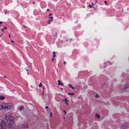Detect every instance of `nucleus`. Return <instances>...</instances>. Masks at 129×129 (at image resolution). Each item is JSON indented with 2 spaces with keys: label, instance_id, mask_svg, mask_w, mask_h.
Here are the masks:
<instances>
[{
  "label": "nucleus",
  "instance_id": "nucleus-1",
  "mask_svg": "<svg viewBox=\"0 0 129 129\" xmlns=\"http://www.w3.org/2000/svg\"><path fill=\"white\" fill-rule=\"evenodd\" d=\"M14 122V120L13 119H11L10 120L9 124L8 125V127L9 129H19L17 128V126H15L14 127H12V124Z\"/></svg>",
  "mask_w": 129,
  "mask_h": 129
},
{
  "label": "nucleus",
  "instance_id": "nucleus-2",
  "mask_svg": "<svg viewBox=\"0 0 129 129\" xmlns=\"http://www.w3.org/2000/svg\"><path fill=\"white\" fill-rule=\"evenodd\" d=\"M129 127V124L127 122H124L123 123L122 126H121L120 129H126Z\"/></svg>",
  "mask_w": 129,
  "mask_h": 129
},
{
  "label": "nucleus",
  "instance_id": "nucleus-3",
  "mask_svg": "<svg viewBox=\"0 0 129 129\" xmlns=\"http://www.w3.org/2000/svg\"><path fill=\"white\" fill-rule=\"evenodd\" d=\"M1 129H7V126L5 122L3 121H2L0 122Z\"/></svg>",
  "mask_w": 129,
  "mask_h": 129
},
{
  "label": "nucleus",
  "instance_id": "nucleus-4",
  "mask_svg": "<svg viewBox=\"0 0 129 129\" xmlns=\"http://www.w3.org/2000/svg\"><path fill=\"white\" fill-rule=\"evenodd\" d=\"M7 104L5 103H3L0 106V110L6 109Z\"/></svg>",
  "mask_w": 129,
  "mask_h": 129
},
{
  "label": "nucleus",
  "instance_id": "nucleus-5",
  "mask_svg": "<svg viewBox=\"0 0 129 129\" xmlns=\"http://www.w3.org/2000/svg\"><path fill=\"white\" fill-rule=\"evenodd\" d=\"M12 103L7 104L6 109H11L12 107Z\"/></svg>",
  "mask_w": 129,
  "mask_h": 129
},
{
  "label": "nucleus",
  "instance_id": "nucleus-6",
  "mask_svg": "<svg viewBox=\"0 0 129 129\" xmlns=\"http://www.w3.org/2000/svg\"><path fill=\"white\" fill-rule=\"evenodd\" d=\"M49 19H49V20L48 22V24H50V23L51 22H52L53 20V17L52 16L51 17H49Z\"/></svg>",
  "mask_w": 129,
  "mask_h": 129
},
{
  "label": "nucleus",
  "instance_id": "nucleus-7",
  "mask_svg": "<svg viewBox=\"0 0 129 129\" xmlns=\"http://www.w3.org/2000/svg\"><path fill=\"white\" fill-rule=\"evenodd\" d=\"M129 87V83H127L126 84V85L123 88V90H125L126 88H127Z\"/></svg>",
  "mask_w": 129,
  "mask_h": 129
},
{
  "label": "nucleus",
  "instance_id": "nucleus-8",
  "mask_svg": "<svg viewBox=\"0 0 129 129\" xmlns=\"http://www.w3.org/2000/svg\"><path fill=\"white\" fill-rule=\"evenodd\" d=\"M11 118V115L8 116H6L5 117V118L6 119V120L8 121Z\"/></svg>",
  "mask_w": 129,
  "mask_h": 129
},
{
  "label": "nucleus",
  "instance_id": "nucleus-9",
  "mask_svg": "<svg viewBox=\"0 0 129 129\" xmlns=\"http://www.w3.org/2000/svg\"><path fill=\"white\" fill-rule=\"evenodd\" d=\"M58 85H61L62 86L63 85V84L62 83H61V81L60 80H58Z\"/></svg>",
  "mask_w": 129,
  "mask_h": 129
},
{
  "label": "nucleus",
  "instance_id": "nucleus-10",
  "mask_svg": "<svg viewBox=\"0 0 129 129\" xmlns=\"http://www.w3.org/2000/svg\"><path fill=\"white\" fill-rule=\"evenodd\" d=\"M28 126V125L27 124L22 125V127L23 128H26Z\"/></svg>",
  "mask_w": 129,
  "mask_h": 129
},
{
  "label": "nucleus",
  "instance_id": "nucleus-11",
  "mask_svg": "<svg viewBox=\"0 0 129 129\" xmlns=\"http://www.w3.org/2000/svg\"><path fill=\"white\" fill-rule=\"evenodd\" d=\"M5 97L3 96H0V99L1 100H3L5 99Z\"/></svg>",
  "mask_w": 129,
  "mask_h": 129
},
{
  "label": "nucleus",
  "instance_id": "nucleus-12",
  "mask_svg": "<svg viewBox=\"0 0 129 129\" xmlns=\"http://www.w3.org/2000/svg\"><path fill=\"white\" fill-rule=\"evenodd\" d=\"M56 52L55 51H53V57H55L56 56Z\"/></svg>",
  "mask_w": 129,
  "mask_h": 129
},
{
  "label": "nucleus",
  "instance_id": "nucleus-13",
  "mask_svg": "<svg viewBox=\"0 0 129 129\" xmlns=\"http://www.w3.org/2000/svg\"><path fill=\"white\" fill-rule=\"evenodd\" d=\"M95 117H97L98 119H99L100 117V115H98L97 114H96L95 115Z\"/></svg>",
  "mask_w": 129,
  "mask_h": 129
},
{
  "label": "nucleus",
  "instance_id": "nucleus-14",
  "mask_svg": "<svg viewBox=\"0 0 129 129\" xmlns=\"http://www.w3.org/2000/svg\"><path fill=\"white\" fill-rule=\"evenodd\" d=\"M24 108V107L23 106H22L20 107L19 108V109L20 110H23Z\"/></svg>",
  "mask_w": 129,
  "mask_h": 129
},
{
  "label": "nucleus",
  "instance_id": "nucleus-15",
  "mask_svg": "<svg viewBox=\"0 0 129 129\" xmlns=\"http://www.w3.org/2000/svg\"><path fill=\"white\" fill-rule=\"evenodd\" d=\"M99 97V95L98 94H96L95 95V98H98Z\"/></svg>",
  "mask_w": 129,
  "mask_h": 129
},
{
  "label": "nucleus",
  "instance_id": "nucleus-16",
  "mask_svg": "<svg viewBox=\"0 0 129 129\" xmlns=\"http://www.w3.org/2000/svg\"><path fill=\"white\" fill-rule=\"evenodd\" d=\"M42 86V83H40V84L39 85V86L40 87H41Z\"/></svg>",
  "mask_w": 129,
  "mask_h": 129
},
{
  "label": "nucleus",
  "instance_id": "nucleus-17",
  "mask_svg": "<svg viewBox=\"0 0 129 129\" xmlns=\"http://www.w3.org/2000/svg\"><path fill=\"white\" fill-rule=\"evenodd\" d=\"M68 94L69 95H73L74 94V93H68Z\"/></svg>",
  "mask_w": 129,
  "mask_h": 129
},
{
  "label": "nucleus",
  "instance_id": "nucleus-18",
  "mask_svg": "<svg viewBox=\"0 0 129 129\" xmlns=\"http://www.w3.org/2000/svg\"><path fill=\"white\" fill-rule=\"evenodd\" d=\"M9 13H10L9 11L8 12L7 11H6L5 12V14L6 15V14H9Z\"/></svg>",
  "mask_w": 129,
  "mask_h": 129
},
{
  "label": "nucleus",
  "instance_id": "nucleus-19",
  "mask_svg": "<svg viewBox=\"0 0 129 129\" xmlns=\"http://www.w3.org/2000/svg\"><path fill=\"white\" fill-rule=\"evenodd\" d=\"M89 7L90 8H91L93 7L90 4H89L88 5Z\"/></svg>",
  "mask_w": 129,
  "mask_h": 129
},
{
  "label": "nucleus",
  "instance_id": "nucleus-20",
  "mask_svg": "<svg viewBox=\"0 0 129 129\" xmlns=\"http://www.w3.org/2000/svg\"><path fill=\"white\" fill-rule=\"evenodd\" d=\"M52 115H52V113L51 112H50V117H52Z\"/></svg>",
  "mask_w": 129,
  "mask_h": 129
},
{
  "label": "nucleus",
  "instance_id": "nucleus-21",
  "mask_svg": "<svg viewBox=\"0 0 129 129\" xmlns=\"http://www.w3.org/2000/svg\"><path fill=\"white\" fill-rule=\"evenodd\" d=\"M54 57H53L52 58V61H53V62H54V60H55V59L54 58Z\"/></svg>",
  "mask_w": 129,
  "mask_h": 129
},
{
  "label": "nucleus",
  "instance_id": "nucleus-22",
  "mask_svg": "<svg viewBox=\"0 0 129 129\" xmlns=\"http://www.w3.org/2000/svg\"><path fill=\"white\" fill-rule=\"evenodd\" d=\"M69 87H71L72 86L71 85V84H69Z\"/></svg>",
  "mask_w": 129,
  "mask_h": 129
},
{
  "label": "nucleus",
  "instance_id": "nucleus-23",
  "mask_svg": "<svg viewBox=\"0 0 129 129\" xmlns=\"http://www.w3.org/2000/svg\"><path fill=\"white\" fill-rule=\"evenodd\" d=\"M95 1V3H94V4H96L97 3V0H94Z\"/></svg>",
  "mask_w": 129,
  "mask_h": 129
},
{
  "label": "nucleus",
  "instance_id": "nucleus-24",
  "mask_svg": "<svg viewBox=\"0 0 129 129\" xmlns=\"http://www.w3.org/2000/svg\"><path fill=\"white\" fill-rule=\"evenodd\" d=\"M104 2V3H105V4L106 5H107V2L106 1H105Z\"/></svg>",
  "mask_w": 129,
  "mask_h": 129
},
{
  "label": "nucleus",
  "instance_id": "nucleus-25",
  "mask_svg": "<svg viewBox=\"0 0 129 129\" xmlns=\"http://www.w3.org/2000/svg\"><path fill=\"white\" fill-rule=\"evenodd\" d=\"M44 90H43V93L42 94V95H44Z\"/></svg>",
  "mask_w": 129,
  "mask_h": 129
},
{
  "label": "nucleus",
  "instance_id": "nucleus-26",
  "mask_svg": "<svg viewBox=\"0 0 129 129\" xmlns=\"http://www.w3.org/2000/svg\"><path fill=\"white\" fill-rule=\"evenodd\" d=\"M67 100L66 98H65L64 99V101L65 102H67Z\"/></svg>",
  "mask_w": 129,
  "mask_h": 129
},
{
  "label": "nucleus",
  "instance_id": "nucleus-27",
  "mask_svg": "<svg viewBox=\"0 0 129 129\" xmlns=\"http://www.w3.org/2000/svg\"><path fill=\"white\" fill-rule=\"evenodd\" d=\"M64 114H67V112H66V111H65V110H64Z\"/></svg>",
  "mask_w": 129,
  "mask_h": 129
},
{
  "label": "nucleus",
  "instance_id": "nucleus-28",
  "mask_svg": "<svg viewBox=\"0 0 129 129\" xmlns=\"http://www.w3.org/2000/svg\"><path fill=\"white\" fill-rule=\"evenodd\" d=\"M7 28V27H5L3 28L4 29H6Z\"/></svg>",
  "mask_w": 129,
  "mask_h": 129
},
{
  "label": "nucleus",
  "instance_id": "nucleus-29",
  "mask_svg": "<svg viewBox=\"0 0 129 129\" xmlns=\"http://www.w3.org/2000/svg\"><path fill=\"white\" fill-rule=\"evenodd\" d=\"M45 108L46 109H48V106H46L45 107Z\"/></svg>",
  "mask_w": 129,
  "mask_h": 129
},
{
  "label": "nucleus",
  "instance_id": "nucleus-30",
  "mask_svg": "<svg viewBox=\"0 0 129 129\" xmlns=\"http://www.w3.org/2000/svg\"><path fill=\"white\" fill-rule=\"evenodd\" d=\"M73 89H74L75 88H74V87H73V86H72V87H71Z\"/></svg>",
  "mask_w": 129,
  "mask_h": 129
},
{
  "label": "nucleus",
  "instance_id": "nucleus-31",
  "mask_svg": "<svg viewBox=\"0 0 129 129\" xmlns=\"http://www.w3.org/2000/svg\"><path fill=\"white\" fill-rule=\"evenodd\" d=\"M53 14V13H52V14H50L49 15V16H51L52 15V14Z\"/></svg>",
  "mask_w": 129,
  "mask_h": 129
},
{
  "label": "nucleus",
  "instance_id": "nucleus-32",
  "mask_svg": "<svg viewBox=\"0 0 129 129\" xmlns=\"http://www.w3.org/2000/svg\"><path fill=\"white\" fill-rule=\"evenodd\" d=\"M66 103L67 105H68V104L67 102H65Z\"/></svg>",
  "mask_w": 129,
  "mask_h": 129
},
{
  "label": "nucleus",
  "instance_id": "nucleus-33",
  "mask_svg": "<svg viewBox=\"0 0 129 129\" xmlns=\"http://www.w3.org/2000/svg\"><path fill=\"white\" fill-rule=\"evenodd\" d=\"M91 4L92 6H94V4L92 3H91Z\"/></svg>",
  "mask_w": 129,
  "mask_h": 129
},
{
  "label": "nucleus",
  "instance_id": "nucleus-34",
  "mask_svg": "<svg viewBox=\"0 0 129 129\" xmlns=\"http://www.w3.org/2000/svg\"><path fill=\"white\" fill-rule=\"evenodd\" d=\"M4 29L3 28H2V31L3 32L4 31Z\"/></svg>",
  "mask_w": 129,
  "mask_h": 129
},
{
  "label": "nucleus",
  "instance_id": "nucleus-35",
  "mask_svg": "<svg viewBox=\"0 0 129 129\" xmlns=\"http://www.w3.org/2000/svg\"><path fill=\"white\" fill-rule=\"evenodd\" d=\"M66 62L65 61H64V64H66Z\"/></svg>",
  "mask_w": 129,
  "mask_h": 129
},
{
  "label": "nucleus",
  "instance_id": "nucleus-36",
  "mask_svg": "<svg viewBox=\"0 0 129 129\" xmlns=\"http://www.w3.org/2000/svg\"><path fill=\"white\" fill-rule=\"evenodd\" d=\"M3 23V22L2 21H0V24H2Z\"/></svg>",
  "mask_w": 129,
  "mask_h": 129
},
{
  "label": "nucleus",
  "instance_id": "nucleus-37",
  "mask_svg": "<svg viewBox=\"0 0 129 129\" xmlns=\"http://www.w3.org/2000/svg\"><path fill=\"white\" fill-rule=\"evenodd\" d=\"M9 38H11V37L10 35V34H9Z\"/></svg>",
  "mask_w": 129,
  "mask_h": 129
},
{
  "label": "nucleus",
  "instance_id": "nucleus-38",
  "mask_svg": "<svg viewBox=\"0 0 129 129\" xmlns=\"http://www.w3.org/2000/svg\"><path fill=\"white\" fill-rule=\"evenodd\" d=\"M6 76H3V78H6Z\"/></svg>",
  "mask_w": 129,
  "mask_h": 129
},
{
  "label": "nucleus",
  "instance_id": "nucleus-39",
  "mask_svg": "<svg viewBox=\"0 0 129 129\" xmlns=\"http://www.w3.org/2000/svg\"><path fill=\"white\" fill-rule=\"evenodd\" d=\"M49 9H47V10L48 11H49Z\"/></svg>",
  "mask_w": 129,
  "mask_h": 129
},
{
  "label": "nucleus",
  "instance_id": "nucleus-40",
  "mask_svg": "<svg viewBox=\"0 0 129 129\" xmlns=\"http://www.w3.org/2000/svg\"><path fill=\"white\" fill-rule=\"evenodd\" d=\"M11 42L13 43H14L13 41L12 40H11Z\"/></svg>",
  "mask_w": 129,
  "mask_h": 129
},
{
  "label": "nucleus",
  "instance_id": "nucleus-41",
  "mask_svg": "<svg viewBox=\"0 0 129 129\" xmlns=\"http://www.w3.org/2000/svg\"><path fill=\"white\" fill-rule=\"evenodd\" d=\"M26 27V26H23V27H24V28H25V27Z\"/></svg>",
  "mask_w": 129,
  "mask_h": 129
},
{
  "label": "nucleus",
  "instance_id": "nucleus-42",
  "mask_svg": "<svg viewBox=\"0 0 129 129\" xmlns=\"http://www.w3.org/2000/svg\"><path fill=\"white\" fill-rule=\"evenodd\" d=\"M104 66L105 68H106V66L104 65Z\"/></svg>",
  "mask_w": 129,
  "mask_h": 129
},
{
  "label": "nucleus",
  "instance_id": "nucleus-43",
  "mask_svg": "<svg viewBox=\"0 0 129 129\" xmlns=\"http://www.w3.org/2000/svg\"><path fill=\"white\" fill-rule=\"evenodd\" d=\"M43 89L44 90V89H45V88H44V87H43Z\"/></svg>",
  "mask_w": 129,
  "mask_h": 129
},
{
  "label": "nucleus",
  "instance_id": "nucleus-44",
  "mask_svg": "<svg viewBox=\"0 0 129 129\" xmlns=\"http://www.w3.org/2000/svg\"><path fill=\"white\" fill-rule=\"evenodd\" d=\"M2 26L1 24H0V26Z\"/></svg>",
  "mask_w": 129,
  "mask_h": 129
},
{
  "label": "nucleus",
  "instance_id": "nucleus-45",
  "mask_svg": "<svg viewBox=\"0 0 129 129\" xmlns=\"http://www.w3.org/2000/svg\"><path fill=\"white\" fill-rule=\"evenodd\" d=\"M33 4H34V3H35V2H33Z\"/></svg>",
  "mask_w": 129,
  "mask_h": 129
},
{
  "label": "nucleus",
  "instance_id": "nucleus-46",
  "mask_svg": "<svg viewBox=\"0 0 129 129\" xmlns=\"http://www.w3.org/2000/svg\"><path fill=\"white\" fill-rule=\"evenodd\" d=\"M13 91H14V90H13Z\"/></svg>",
  "mask_w": 129,
  "mask_h": 129
},
{
  "label": "nucleus",
  "instance_id": "nucleus-47",
  "mask_svg": "<svg viewBox=\"0 0 129 129\" xmlns=\"http://www.w3.org/2000/svg\"><path fill=\"white\" fill-rule=\"evenodd\" d=\"M68 101V102H69V101Z\"/></svg>",
  "mask_w": 129,
  "mask_h": 129
},
{
  "label": "nucleus",
  "instance_id": "nucleus-48",
  "mask_svg": "<svg viewBox=\"0 0 129 129\" xmlns=\"http://www.w3.org/2000/svg\"><path fill=\"white\" fill-rule=\"evenodd\" d=\"M27 74V75H28V73Z\"/></svg>",
  "mask_w": 129,
  "mask_h": 129
},
{
  "label": "nucleus",
  "instance_id": "nucleus-49",
  "mask_svg": "<svg viewBox=\"0 0 129 129\" xmlns=\"http://www.w3.org/2000/svg\"><path fill=\"white\" fill-rule=\"evenodd\" d=\"M3 33L2 35H3Z\"/></svg>",
  "mask_w": 129,
  "mask_h": 129
}]
</instances>
